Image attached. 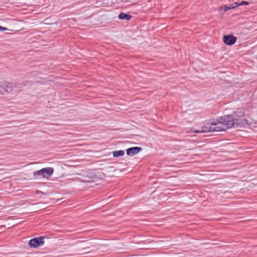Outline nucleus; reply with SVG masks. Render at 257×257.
<instances>
[{
  "label": "nucleus",
  "instance_id": "obj_6",
  "mask_svg": "<svg viewBox=\"0 0 257 257\" xmlns=\"http://www.w3.org/2000/svg\"><path fill=\"white\" fill-rule=\"evenodd\" d=\"M4 87L5 88V92H10L12 91L13 89V85L11 83L5 82Z\"/></svg>",
  "mask_w": 257,
  "mask_h": 257
},
{
  "label": "nucleus",
  "instance_id": "obj_14",
  "mask_svg": "<svg viewBox=\"0 0 257 257\" xmlns=\"http://www.w3.org/2000/svg\"><path fill=\"white\" fill-rule=\"evenodd\" d=\"M122 2H128L129 0H121Z\"/></svg>",
  "mask_w": 257,
  "mask_h": 257
},
{
  "label": "nucleus",
  "instance_id": "obj_12",
  "mask_svg": "<svg viewBox=\"0 0 257 257\" xmlns=\"http://www.w3.org/2000/svg\"><path fill=\"white\" fill-rule=\"evenodd\" d=\"M219 11L221 13V14H223V13H224V7H223V6H221V7H220L219 8Z\"/></svg>",
  "mask_w": 257,
  "mask_h": 257
},
{
  "label": "nucleus",
  "instance_id": "obj_10",
  "mask_svg": "<svg viewBox=\"0 0 257 257\" xmlns=\"http://www.w3.org/2000/svg\"><path fill=\"white\" fill-rule=\"evenodd\" d=\"M249 4L248 2H245V1H242L241 3H235L234 4V5H235L236 6L238 7L239 6H243V5H248Z\"/></svg>",
  "mask_w": 257,
  "mask_h": 257
},
{
  "label": "nucleus",
  "instance_id": "obj_5",
  "mask_svg": "<svg viewBox=\"0 0 257 257\" xmlns=\"http://www.w3.org/2000/svg\"><path fill=\"white\" fill-rule=\"evenodd\" d=\"M142 149L140 147H135L127 149L126 150V153L127 155L134 156L138 154Z\"/></svg>",
  "mask_w": 257,
  "mask_h": 257
},
{
  "label": "nucleus",
  "instance_id": "obj_2",
  "mask_svg": "<svg viewBox=\"0 0 257 257\" xmlns=\"http://www.w3.org/2000/svg\"><path fill=\"white\" fill-rule=\"evenodd\" d=\"M53 169L51 167L43 168L40 170L35 171L33 175L35 178H46L48 179L53 173Z\"/></svg>",
  "mask_w": 257,
  "mask_h": 257
},
{
  "label": "nucleus",
  "instance_id": "obj_8",
  "mask_svg": "<svg viewBox=\"0 0 257 257\" xmlns=\"http://www.w3.org/2000/svg\"><path fill=\"white\" fill-rule=\"evenodd\" d=\"M112 154L114 157H119L123 156L124 155V152L123 150L114 151H113Z\"/></svg>",
  "mask_w": 257,
  "mask_h": 257
},
{
  "label": "nucleus",
  "instance_id": "obj_13",
  "mask_svg": "<svg viewBox=\"0 0 257 257\" xmlns=\"http://www.w3.org/2000/svg\"><path fill=\"white\" fill-rule=\"evenodd\" d=\"M7 29L5 27H3L0 26V31H6Z\"/></svg>",
  "mask_w": 257,
  "mask_h": 257
},
{
  "label": "nucleus",
  "instance_id": "obj_4",
  "mask_svg": "<svg viewBox=\"0 0 257 257\" xmlns=\"http://www.w3.org/2000/svg\"><path fill=\"white\" fill-rule=\"evenodd\" d=\"M236 41V37L232 35H225L223 37V42L228 45L234 44Z\"/></svg>",
  "mask_w": 257,
  "mask_h": 257
},
{
  "label": "nucleus",
  "instance_id": "obj_3",
  "mask_svg": "<svg viewBox=\"0 0 257 257\" xmlns=\"http://www.w3.org/2000/svg\"><path fill=\"white\" fill-rule=\"evenodd\" d=\"M44 238L43 237H36L29 241V245L31 247H37L44 244Z\"/></svg>",
  "mask_w": 257,
  "mask_h": 257
},
{
  "label": "nucleus",
  "instance_id": "obj_9",
  "mask_svg": "<svg viewBox=\"0 0 257 257\" xmlns=\"http://www.w3.org/2000/svg\"><path fill=\"white\" fill-rule=\"evenodd\" d=\"M223 7H224V12H225L229 10L235 9V8L237 7V6H236V5H234V4H231L229 6H227L226 5H224Z\"/></svg>",
  "mask_w": 257,
  "mask_h": 257
},
{
  "label": "nucleus",
  "instance_id": "obj_7",
  "mask_svg": "<svg viewBox=\"0 0 257 257\" xmlns=\"http://www.w3.org/2000/svg\"><path fill=\"white\" fill-rule=\"evenodd\" d=\"M118 18L120 20H129L131 19V16L123 13H121L118 15Z\"/></svg>",
  "mask_w": 257,
  "mask_h": 257
},
{
  "label": "nucleus",
  "instance_id": "obj_1",
  "mask_svg": "<svg viewBox=\"0 0 257 257\" xmlns=\"http://www.w3.org/2000/svg\"><path fill=\"white\" fill-rule=\"evenodd\" d=\"M248 120L242 109L238 108L231 115L221 117L219 119L213 120L210 123L196 133L218 132L232 127H238L248 123Z\"/></svg>",
  "mask_w": 257,
  "mask_h": 257
},
{
  "label": "nucleus",
  "instance_id": "obj_11",
  "mask_svg": "<svg viewBox=\"0 0 257 257\" xmlns=\"http://www.w3.org/2000/svg\"><path fill=\"white\" fill-rule=\"evenodd\" d=\"M5 92V88L4 87V83H0V93L3 94Z\"/></svg>",
  "mask_w": 257,
  "mask_h": 257
}]
</instances>
